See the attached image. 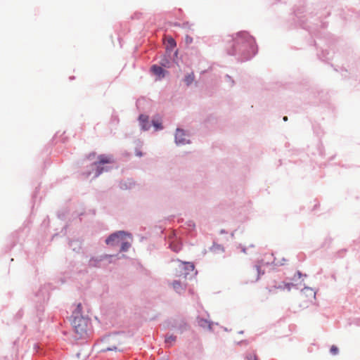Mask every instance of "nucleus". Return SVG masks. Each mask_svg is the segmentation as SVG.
Masks as SVG:
<instances>
[{
	"mask_svg": "<svg viewBox=\"0 0 360 360\" xmlns=\"http://www.w3.org/2000/svg\"><path fill=\"white\" fill-rule=\"evenodd\" d=\"M176 340V337L169 336L166 339V342H174Z\"/></svg>",
	"mask_w": 360,
	"mask_h": 360,
	"instance_id": "obj_16",
	"label": "nucleus"
},
{
	"mask_svg": "<svg viewBox=\"0 0 360 360\" xmlns=\"http://www.w3.org/2000/svg\"><path fill=\"white\" fill-rule=\"evenodd\" d=\"M124 238H131V235L130 233H127L124 231H117L111 234L106 240L105 243L108 245L115 246L120 245L122 240L124 239Z\"/></svg>",
	"mask_w": 360,
	"mask_h": 360,
	"instance_id": "obj_2",
	"label": "nucleus"
},
{
	"mask_svg": "<svg viewBox=\"0 0 360 360\" xmlns=\"http://www.w3.org/2000/svg\"><path fill=\"white\" fill-rule=\"evenodd\" d=\"M132 238L129 239V238H124L123 240H122L121 243V252H125L127 251L129 247L131 246V240Z\"/></svg>",
	"mask_w": 360,
	"mask_h": 360,
	"instance_id": "obj_6",
	"label": "nucleus"
},
{
	"mask_svg": "<svg viewBox=\"0 0 360 360\" xmlns=\"http://www.w3.org/2000/svg\"><path fill=\"white\" fill-rule=\"evenodd\" d=\"M114 349H116V348H108L107 350H109V351H112V350H114Z\"/></svg>",
	"mask_w": 360,
	"mask_h": 360,
	"instance_id": "obj_21",
	"label": "nucleus"
},
{
	"mask_svg": "<svg viewBox=\"0 0 360 360\" xmlns=\"http://www.w3.org/2000/svg\"><path fill=\"white\" fill-rule=\"evenodd\" d=\"M256 272H257V277H256V281L258 280L259 278V267L258 266H256Z\"/></svg>",
	"mask_w": 360,
	"mask_h": 360,
	"instance_id": "obj_19",
	"label": "nucleus"
},
{
	"mask_svg": "<svg viewBox=\"0 0 360 360\" xmlns=\"http://www.w3.org/2000/svg\"><path fill=\"white\" fill-rule=\"evenodd\" d=\"M136 155L138 156V157H141L143 155V154H142V153L140 150H136Z\"/></svg>",
	"mask_w": 360,
	"mask_h": 360,
	"instance_id": "obj_20",
	"label": "nucleus"
},
{
	"mask_svg": "<svg viewBox=\"0 0 360 360\" xmlns=\"http://www.w3.org/2000/svg\"><path fill=\"white\" fill-rule=\"evenodd\" d=\"M330 352L333 355H336V354H338L339 349L337 346L332 345L330 347Z\"/></svg>",
	"mask_w": 360,
	"mask_h": 360,
	"instance_id": "obj_13",
	"label": "nucleus"
},
{
	"mask_svg": "<svg viewBox=\"0 0 360 360\" xmlns=\"http://www.w3.org/2000/svg\"><path fill=\"white\" fill-rule=\"evenodd\" d=\"M248 360H257V356L255 354H250L248 356Z\"/></svg>",
	"mask_w": 360,
	"mask_h": 360,
	"instance_id": "obj_17",
	"label": "nucleus"
},
{
	"mask_svg": "<svg viewBox=\"0 0 360 360\" xmlns=\"http://www.w3.org/2000/svg\"><path fill=\"white\" fill-rule=\"evenodd\" d=\"M72 325L75 332L77 334L82 335L84 333L86 332L88 320L83 317L82 316L75 315V316H73Z\"/></svg>",
	"mask_w": 360,
	"mask_h": 360,
	"instance_id": "obj_1",
	"label": "nucleus"
},
{
	"mask_svg": "<svg viewBox=\"0 0 360 360\" xmlns=\"http://www.w3.org/2000/svg\"><path fill=\"white\" fill-rule=\"evenodd\" d=\"M153 122L156 129H161L162 128L161 124L158 123V122L153 121Z\"/></svg>",
	"mask_w": 360,
	"mask_h": 360,
	"instance_id": "obj_15",
	"label": "nucleus"
},
{
	"mask_svg": "<svg viewBox=\"0 0 360 360\" xmlns=\"http://www.w3.org/2000/svg\"><path fill=\"white\" fill-rule=\"evenodd\" d=\"M193 80H194V75H193V73L188 75L185 77V79H184V81H185V82L186 83L187 85L191 84L193 82Z\"/></svg>",
	"mask_w": 360,
	"mask_h": 360,
	"instance_id": "obj_10",
	"label": "nucleus"
},
{
	"mask_svg": "<svg viewBox=\"0 0 360 360\" xmlns=\"http://www.w3.org/2000/svg\"><path fill=\"white\" fill-rule=\"evenodd\" d=\"M283 120H284V121H287V120H288V117H283Z\"/></svg>",
	"mask_w": 360,
	"mask_h": 360,
	"instance_id": "obj_22",
	"label": "nucleus"
},
{
	"mask_svg": "<svg viewBox=\"0 0 360 360\" xmlns=\"http://www.w3.org/2000/svg\"><path fill=\"white\" fill-rule=\"evenodd\" d=\"M112 162V158L101 155L98 157V162L100 164L110 163Z\"/></svg>",
	"mask_w": 360,
	"mask_h": 360,
	"instance_id": "obj_7",
	"label": "nucleus"
},
{
	"mask_svg": "<svg viewBox=\"0 0 360 360\" xmlns=\"http://www.w3.org/2000/svg\"><path fill=\"white\" fill-rule=\"evenodd\" d=\"M175 141L177 144H185L188 143L186 139V134L182 129H177L175 134Z\"/></svg>",
	"mask_w": 360,
	"mask_h": 360,
	"instance_id": "obj_3",
	"label": "nucleus"
},
{
	"mask_svg": "<svg viewBox=\"0 0 360 360\" xmlns=\"http://www.w3.org/2000/svg\"><path fill=\"white\" fill-rule=\"evenodd\" d=\"M185 41L186 44H190L193 42V38L190 36H186Z\"/></svg>",
	"mask_w": 360,
	"mask_h": 360,
	"instance_id": "obj_14",
	"label": "nucleus"
},
{
	"mask_svg": "<svg viewBox=\"0 0 360 360\" xmlns=\"http://www.w3.org/2000/svg\"><path fill=\"white\" fill-rule=\"evenodd\" d=\"M82 308V304H78L75 311L73 312V316H75V315L82 316L81 315Z\"/></svg>",
	"mask_w": 360,
	"mask_h": 360,
	"instance_id": "obj_11",
	"label": "nucleus"
},
{
	"mask_svg": "<svg viewBox=\"0 0 360 360\" xmlns=\"http://www.w3.org/2000/svg\"><path fill=\"white\" fill-rule=\"evenodd\" d=\"M179 268L181 269H188V270H191V271H193V269H194V266L193 264L191 263H181L180 265H179Z\"/></svg>",
	"mask_w": 360,
	"mask_h": 360,
	"instance_id": "obj_8",
	"label": "nucleus"
},
{
	"mask_svg": "<svg viewBox=\"0 0 360 360\" xmlns=\"http://www.w3.org/2000/svg\"><path fill=\"white\" fill-rule=\"evenodd\" d=\"M167 41L171 48H174V46H176V42L172 37H168L167 39Z\"/></svg>",
	"mask_w": 360,
	"mask_h": 360,
	"instance_id": "obj_12",
	"label": "nucleus"
},
{
	"mask_svg": "<svg viewBox=\"0 0 360 360\" xmlns=\"http://www.w3.org/2000/svg\"><path fill=\"white\" fill-rule=\"evenodd\" d=\"M139 120L143 130H147L149 129L150 126L148 124V117L147 115H141Z\"/></svg>",
	"mask_w": 360,
	"mask_h": 360,
	"instance_id": "obj_5",
	"label": "nucleus"
},
{
	"mask_svg": "<svg viewBox=\"0 0 360 360\" xmlns=\"http://www.w3.org/2000/svg\"><path fill=\"white\" fill-rule=\"evenodd\" d=\"M172 286L174 289L178 292H181V291L184 289L182 285L178 281L173 282Z\"/></svg>",
	"mask_w": 360,
	"mask_h": 360,
	"instance_id": "obj_9",
	"label": "nucleus"
},
{
	"mask_svg": "<svg viewBox=\"0 0 360 360\" xmlns=\"http://www.w3.org/2000/svg\"><path fill=\"white\" fill-rule=\"evenodd\" d=\"M151 71L154 75L158 76L159 79L164 77L166 73V71L164 70L161 67L155 65L151 67Z\"/></svg>",
	"mask_w": 360,
	"mask_h": 360,
	"instance_id": "obj_4",
	"label": "nucleus"
},
{
	"mask_svg": "<svg viewBox=\"0 0 360 360\" xmlns=\"http://www.w3.org/2000/svg\"><path fill=\"white\" fill-rule=\"evenodd\" d=\"M293 285L292 283H285L284 284V288H287L288 290H290L291 289V287Z\"/></svg>",
	"mask_w": 360,
	"mask_h": 360,
	"instance_id": "obj_18",
	"label": "nucleus"
}]
</instances>
